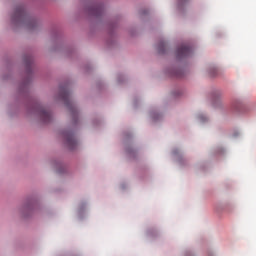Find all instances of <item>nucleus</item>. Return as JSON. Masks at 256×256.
<instances>
[{"label": "nucleus", "mask_w": 256, "mask_h": 256, "mask_svg": "<svg viewBox=\"0 0 256 256\" xmlns=\"http://www.w3.org/2000/svg\"><path fill=\"white\" fill-rule=\"evenodd\" d=\"M159 51L162 52V49L160 48Z\"/></svg>", "instance_id": "obj_9"}, {"label": "nucleus", "mask_w": 256, "mask_h": 256, "mask_svg": "<svg viewBox=\"0 0 256 256\" xmlns=\"http://www.w3.org/2000/svg\"><path fill=\"white\" fill-rule=\"evenodd\" d=\"M165 46V44L162 42L161 44H160V47H164Z\"/></svg>", "instance_id": "obj_7"}, {"label": "nucleus", "mask_w": 256, "mask_h": 256, "mask_svg": "<svg viewBox=\"0 0 256 256\" xmlns=\"http://www.w3.org/2000/svg\"><path fill=\"white\" fill-rule=\"evenodd\" d=\"M96 12H99V8H96Z\"/></svg>", "instance_id": "obj_8"}, {"label": "nucleus", "mask_w": 256, "mask_h": 256, "mask_svg": "<svg viewBox=\"0 0 256 256\" xmlns=\"http://www.w3.org/2000/svg\"><path fill=\"white\" fill-rule=\"evenodd\" d=\"M26 16H27V13L25 12L24 6L19 5L15 9L14 16H12V21L14 22L24 21Z\"/></svg>", "instance_id": "obj_2"}, {"label": "nucleus", "mask_w": 256, "mask_h": 256, "mask_svg": "<svg viewBox=\"0 0 256 256\" xmlns=\"http://www.w3.org/2000/svg\"><path fill=\"white\" fill-rule=\"evenodd\" d=\"M60 99H62L66 106L70 108V112L72 113L73 117L77 116V111L75 110L74 106H72L71 102L69 101V91L67 87H60Z\"/></svg>", "instance_id": "obj_1"}, {"label": "nucleus", "mask_w": 256, "mask_h": 256, "mask_svg": "<svg viewBox=\"0 0 256 256\" xmlns=\"http://www.w3.org/2000/svg\"><path fill=\"white\" fill-rule=\"evenodd\" d=\"M66 140V145H68V148L71 150H75L77 148L78 142L74 137V134L71 132H66L63 134Z\"/></svg>", "instance_id": "obj_4"}, {"label": "nucleus", "mask_w": 256, "mask_h": 256, "mask_svg": "<svg viewBox=\"0 0 256 256\" xmlns=\"http://www.w3.org/2000/svg\"><path fill=\"white\" fill-rule=\"evenodd\" d=\"M188 0H180V3H186Z\"/></svg>", "instance_id": "obj_6"}, {"label": "nucleus", "mask_w": 256, "mask_h": 256, "mask_svg": "<svg viewBox=\"0 0 256 256\" xmlns=\"http://www.w3.org/2000/svg\"><path fill=\"white\" fill-rule=\"evenodd\" d=\"M95 15H98V13H94Z\"/></svg>", "instance_id": "obj_10"}, {"label": "nucleus", "mask_w": 256, "mask_h": 256, "mask_svg": "<svg viewBox=\"0 0 256 256\" xmlns=\"http://www.w3.org/2000/svg\"><path fill=\"white\" fill-rule=\"evenodd\" d=\"M191 54H192V48L189 47V45H182L176 51V56L178 57V59L189 57L191 56Z\"/></svg>", "instance_id": "obj_3"}, {"label": "nucleus", "mask_w": 256, "mask_h": 256, "mask_svg": "<svg viewBox=\"0 0 256 256\" xmlns=\"http://www.w3.org/2000/svg\"><path fill=\"white\" fill-rule=\"evenodd\" d=\"M39 116L41 117L43 123H49L52 120L51 113L45 108L39 109Z\"/></svg>", "instance_id": "obj_5"}]
</instances>
